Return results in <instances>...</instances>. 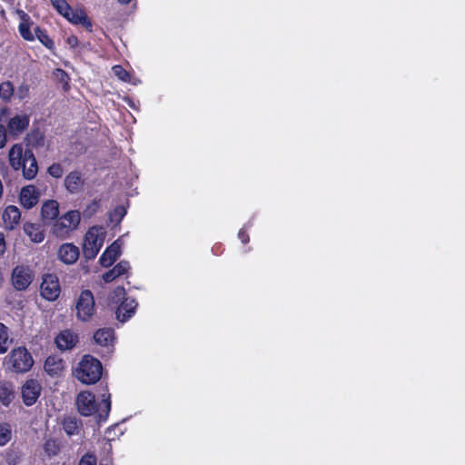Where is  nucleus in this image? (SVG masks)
I'll return each mask as SVG.
<instances>
[{"label":"nucleus","instance_id":"2","mask_svg":"<svg viewBox=\"0 0 465 465\" xmlns=\"http://www.w3.org/2000/svg\"><path fill=\"white\" fill-rule=\"evenodd\" d=\"M102 371V364L97 359L90 355H85L79 362L74 374L81 382L94 384L100 380Z\"/></svg>","mask_w":465,"mask_h":465},{"label":"nucleus","instance_id":"17","mask_svg":"<svg viewBox=\"0 0 465 465\" xmlns=\"http://www.w3.org/2000/svg\"><path fill=\"white\" fill-rule=\"evenodd\" d=\"M29 124V117L26 114H17L12 117L7 125L8 133L17 135L24 132Z\"/></svg>","mask_w":465,"mask_h":465},{"label":"nucleus","instance_id":"16","mask_svg":"<svg viewBox=\"0 0 465 465\" xmlns=\"http://www.w3.org/2000/svg\"><path fill=\"white\" fill-rule=\"evenodd\" d=\"M39 199V193L34 185L25 186L20 193V203L26 209L34 207Z\"/></svg>","mask_w":465,"mask_h":465},{"label":"nucleus","instance_id":"35","mask_svg":"<svg viewBox=\"0 0 465 465\" xmlns=\"http://www.w3.org/2000/svg\"><path fill=\"white\" fill-rule=\"evenodd\" d=\"M78 465H97V458L94 453L88 451L81 457Z\"/></svg>","mask_w":465,"mask_h":465},{"label":"nucleus","instance_id":"7","mask_svg":"<svg viewBox=\"0 0 465 465\" xmlns=\"http://www.w3.org/2000/svg\"><path fill=\"white\" fill-rule=\"evenodd\" d=\"M41 295L47 301H55L60 295V284L56 275L47 273L43 276L40 287Z\"/></svg>","mask_w":465,"mask_h":465},{"label":"nucleus","instance_id":"22","mask_svg":"<svg viewBox=\"0 0 465 465\" xmlns=\"http://www.w3.org/2000/svg\"><path fill=\"white\" fill-rule=\"evenodd\" d=\"M130 264L126 261H121L112 270L106 272L103 275V279L105 282H111L114 279L126 274L130 270Z\"/></svg>","mask_w":465,"mask_h":465},{"label":"nucleus","instance_id":"20","mask_svg":"<svg viewBox=\"0 0 465 465\" xmlns=\"http://www.w3.org/2000/svg\"><path fill=\"white\" fill-rule=\"evenodd\" d=\"M55 342L60 350H70L77 342V335L69 330H65L56 337Z\"/></svg>","mask_w":465,"mask_h":465},{"label":"nucleus","instance_id":"15","mask_svg":"<svg viewBox=\"0 0 465 465\" xmlns=\"http://www.w3.org/2000/svg\"><path fill=\"white\" fill-rule=\"evenodd\" d=\"M79 257V249L73 243H64L58 250V258L65 264L74 263Z\"/></svg>","mask_w":465,"mask_h":465},{"label":"nucleus","instance_id":"26","mask_svg":"<svg viewBox=\"0 0 465 465\" xmlns=\"http://www.w3.org/2000/svg\"><path fill=\"white\" fill-rule=\"evenodd\" d=\"M43 220H54L59 213V204L56 201L50 200L44 203L41 210Z\"/></svg>","mask_w":465,"mask_h":465},{"label":"nucleus","instance_id":"3","mask_svg":"<svg viewBox=\"0 0 465 465\" xmlns=\"http://www.w3.org/2000/svg\"><path fill=\"white\" fill-rule=\"evenodd\" d=\"M4 366L14 372H27L34 364L31 354L25 347H17L5 358Z\"/></svg>","mask_w":465,"mask_h":465},{"label":"nucleus","instance_id":"27","mask_svg":"<svg viewBox=\"0 0 465 465\" xmlns=\"http://www.w3.org/2000/svg\"><path fill=\"white\" fill-rule=\"evenodd\" d=\"M22 22L19 25V33L25 40H34V35L30 31L29 16L24 11L19 12Z\"/></svg>","mask_w":465,"mask_h":465},{"label":"nucleus","instance_id":"46","mask_svg":"<svg viewBox=\"0 0 465 465\" xmlns=\"http://www.w3.org/2000/svg\"><path fill=\"white\" fill-rule=\"evenodd\" d=\"M58 73L61 74L62 75H65L66 76L65 73L63 70H58Z\"/></svg>","mask_w":465,"mask_h":465},{"label":"nucleus","instance_id":"14","mask_svg":"<svg viewBox=\"0 0 465 465\" xmlns=\"http://www.w3.org/2000/svg\"><path fill=\"white\" fill-rule=\"evenodd\" d=\"M64 184L67 192L74 194L81 192L84 184V180L80 172L73 171L65 176Z\"/></svg>","mask_w":465,"mask_h":465},{"label":"nucleus","instance_id":"42","mask_svg":"<svg viewBox=\"0 0 465 465\" xmlns=\"http://www.w3.org/2000/svg\"><path fill=\"white\" fill-rule=\"evenodd\" d=\"M238 238L241 240L242 243H247L249 242V236L245 233L244 230H240L238 233Z\"/></svg>","mask_w":465,"mask_h":465},{"label":"nucleus","instance_id":"1","mask_svg":"<svg viewBox=\"0 0 465 465\" xmlns=\"http://www.w3.org/2000/svg\"><path fill=\"white\" fill-rule=\"evenodd\" d=\"M76 405L83 416H90L97 412L100 419H105L111 409L110 395L104 394L101 402L97 403L94 394L82 391L77 396Z\"/></svg>","mask_w":465,"mask_h":465},{"label":"nucleus","instance_id":"32","mask_svg":"<svg viewBox=\"0 0 465 465\" xmlns=\"http://www.w3.org/2000/svg\"><path fill=\"white\" fill-rule=\"evenodd\" d=\"M126 214V210L124 206H117L114 209V211L110 213L109 219L112 223L115 225L119 224L123 218Z\"/></svg>","mask_w":465,"mask_h":465},{"label":"nucleus","instance_id":"43","mask_svg":"<svg viewBox=\"0 0 465 465\" xmlns=\"http://www.w3.org/2000/svg\"><path fill=\"white\" fill-rule=\"evenodd\" d=\"M28 89L26 87H20V89L17 92V95L20 99L24 98L26 95Z\"/></svg>","mask_w":465,"mask_h":465},{"label":"nucleus","instance_id":"31","mask_svg":"<svg viewBox=\"0 0 465 465\" xmlns=\"http://www.w3.org/2000/svg\"><path fill=\"white\" fill-rule=\"evenodd\" d=\"M50 2L61 15L68 17V12L70 11L71 6L65 0H50Z\"/></svg>","mask_w":465,"mask_h":465},{"label":"nucleus","instance_id":"38","mask_svg":"<svg viewBox=\"0 0 465 465\" xmlns=\"http://www.w3.org/2000/svg\"><path fill=\"white\" fill-rule=\"evenodd\" d=\"M11 439V430L6 425L0 426V446L5 445Z\"/></svg>","mask_w":465,"mask_h":465},{"label":"nucleus","instance_id":"12","mask_svg":"<svg viewBox=\"0 0 465 465\" xmlns=\"http://www.w3.org/2000/svg\"><path fill=\"white\" fill-rule=\"evenodd\" d=\"M23 175L27 180L34 179L38 172V165L36 159L31 150H25L24 154V161L21 165Z\"/></svg>","mask_w":465,"mask_h":465},{"label":"nucleus","instance_id":"41","mask_svg":"<svg viewBox=\"0 0 465 465\" xmlns=\"http://www.w3.org/2000/svg\"><path fill=\"white\" fill-rule=\"evenodd\" d=\"M6 249V244L5 241V236L2 232H0V256H2Z\"/></svg>","mask_w":465,"mask_h":465},{"label":"nucleus","instance_id":"11","mask_svg":"<svg viewBox=\"0 0 465 465\" xmlns=\"http://www.w3.org/2000/svg\"><path fill=\"white\" fill-rule=\"evenodd\" d=\"M63 430L68 437L77 436L79 439L84 437L83 423L75 416H66L62 420Z\"/></svg>","mask_w":465,"mask_h":465},{"label":"nucleus","instance_id":"23","mask_svg":"<svg viewBox=\"0 0 465 465\" xmlns=\"http://www.w3.org/2000/svg\"><path fill=\"white\" fill-rule=\"evenodd\" d=\"M114 330L110 328L99 329L94 334V341L101 346H110L114 342Z\"/></svg>","mask_w":465,"mask_h":465},{"label":"nucleus","instance_id":"4","mask_svg":"<svg viewBox=\"0 0 465 465\" xmlns=\"http://www.w3.org/2000/svg\"><path fill=\"white\" fill-rule=\"evenodd\" d=\"M80 221L81 214L78 211H69L55 220L52 226V232L58 238H66L78 227Z\"/></svg>","mask_w":465,"mask_h":465},{"label":"nucleus","instance_id":"36","mask_svg":"<svg viewBox=\"0 0 465 465\" xmlns=\"http://www.w3.org/2000/svg\"><path fill=\"white\" fill-rule=\"evenodd\" d=\"M112 71H113L114 74L121 81H124V82L129 81L130 75H129L128 72L125 69H124L121 65L113 66Z\"/></svg>","mask_w":465,"mask_h":465},{"label":"nucleus","instance_id":"6","mask_svg":"<svg viewBox=\"0 0 465 465\" xmlns=\"http://www.w3.org/2000/svg\"><path fill=\"white\" fill-rule=\"evenodd\" d=\"M76 316L79 320L86 322L91 319L94 312V299L89 290L81 292L76 302Z\"/></svg>","mask_w":465,"mask_h":465},{"label":"nucleus","instance_id":"24","mask_svg":"<svg viewBox=\"0 0 465 465\" xmlns=\"http://www.w3.org/2000/svg\"><path fill=\"white\" fill-rule=\"evenodd\" d=\"M25 151L21 144H15L9 151V163L15 170L21 169L24 161Z\"/></svg>","mask_w":465,"mask_h":465},{"label":"nucleus","instance_id":"21","mask_svg":"<svg viewBox=\"0 0 465 465\" xmlns=\"http://www.w3.org/2000/svg\"><path fill=\"white\" fill-rule=\"evenodd\" d=\"M21 213L15 205H9L3 213V220L6 229L12 230L20 221Z\"/></svg>","mask_w":465,"mask_h":465},{"label":"nucleus","instance_id":"44","mask_svg":"<svg viewBox=\"0 0 465 465\" xmlns=\"http://www.w3.org/2000/svg\"><path fill=\"white\" fill-rule=\"evenodd\" d=\"M68 44L72 46H74L77 45V38L75 36H71L68 38Z\"/></svg>","mask_w":465,"mask_h":465},{"label":"nucleus","instance_id":"10","mask_svg":"<svg viewBox=\"0 0 465 465\" xmlns=\"http://www.w3.org/2000/svg\"><path fill=\"white\" fill-rule=\"evenodd\" d=\"M12 282L15 289L25 290L32 282L30 270L24 266H16L13 270Z\"/></svg>","mask_w":465,"mask_h":465},{"label":"nucleus","instance_id":"34","mask_svg":"<svg viewBox=\"0 0 465 465\" xmlns=\"http://www.w3.org/2000/svg\"><path fill=\"white\" fill-rule=\"evenodd\" d=\"M45 452L48 456H54L59 452V444L55 440H47L44 444Z\"/></svg>","mask_w":465,"mask_h":465},{"label":"nucleus","instance_id":"19","mask_svg":"<svg viewBox=\"0 0 465 465\" xmlns=\"http://www.w3.org/2000/svg\"><path fill=\"white\" fill-rule=\"evenodd\" d=\"M24 232L35 243H40L45 240V231L39 223H25Z\"/></svg>","mask_w":465,"mask_h":465},{"label":"nucleus","instance_id":"45","mask_svg":"<svg viewBox=\"0 0 465 465\" xmlns=\"http://www.w3.org/2000/svg\"><path fill=\"white\" fill-rule=\"evenodd\" d=\"M132 0H118L119 3L121 4H124V5H126L128 3H130Z\"/></svg>","mask_w":465,"mask_h":465},{"label":"nucleus","instance_id":"9","mask_svg":"<svg viewBox=\"0 0 465 465\" xmlns=\"http://www.w3.org/2000/svg\"><path fill=\"white\" fill-rule=\"evenodd\" d=\"M123 245L122 238L114 241L101 255L99 262L103 267L111 266L116 259L121 255Z\"/></svg>","mask_w":465,"mask_h":465},{"label":"nucleus","instance_id":"28","mask_svg":"<svg viewBox=\"0 0 465 465\" xmlns=\"http://www.w3.org/2000/svg\"><path fill=\"white\" fill-rule=\"evenodd\" d=\"M14 399L13 386L9 382H0V401L8 406Z\"/></svg>","mask_w":465,"mask_h":465},{"label":"nucleus","instance_id":"8","mask_svg":"<svg viewBox=\"0 0 465 465\" xmlns=\"http://www.w3.org/2000/svg\"><path fill=\"white\" fill-rule=\"evenodd\" d=\"M41 392V385L36 380L27 381L22 387L24 403L31 406L37 401Z\"/></svg>","mask_w":465,"mask_h":465},{"label":"nucleus","instance_id":"18","mask_svg":"<svg viewBox=\"0 0 465 465\" xmlns=\"http://www.w3.org/2000/svg\"><path fill=\"white\" fill-rule=\"evenodd\" d=\"M65 18L72 24L81 25L87 30L92 29V23L84 10L82 8H77L75 10L70 8V11L68 12V17Z\"/></svg>","mask_w":465,"mask_h":465},{"label":"nucleus","instance_id":"37","mask_svg":"<svg viewBox=\"0 0 465 465\" xmlns=\"http://www.w3.org/2000/svg\"><path fill=\"white\" fill-rule=\"evenodd\" d=\"M36 36L39 39V41L45 45L48 48H52L54 45V42L49 38V36L45 34L41 29L38 27L35 28Z\"/></svg>","mask_w":465,"mask_h":465},{"label":"nucleus","instance_id":"40","mask_svg":"<svg viewBox=\"0 0 465 465\" xmlns=\"http://www.w3.org/2000/svg\"><path fill=\"white\" fill-rule=\"evenodd\" d=\"M6 142V129L4 125L0 124V149L5 145Z\"/></svg>","mask_w":465,"mask_h":465},{"label":"nucleus","instance_id":"30","mask_svg":"<svg viewBox=\"0 0 465 465\" xmlns=\"http://www.w3.org/2000/svg\"><path fill=\"white\" fill-rule=\"evenodd\" d=\"M14 94V87L11 82H4L0 84V98L4 101H9Z\"/></svg>","mask_w":465,"mask_h":465},{"label":"nucleus","instance_id":"29","mask_svg":"<svg viewBox=\"0 0 465 465\" xmlns=\"http://www.w3.org/2000/svg\"><path fill=\"white\" fill-rule=\"evenodd\" d=\"M13 340L9 338L8 328L0 322V354L7 351Z\"/></svg>","mask_w":465,"mask_h":465},{"label":"nucleus","instance_id":"25","mask_svg":"<svg viewBox=\"0 0 465 465\" xmlns=\"http://www.w3.org/2000/svg\"><path fill=\"white\" fill-rule=\"evenodd\" d=\"M45 371L52 375H59L64 369V362L61 358L57 356H49L45 362Z\"/></svg>","mask_w":465,"mask_h":465},{"label":"nucleus","instance_id":"13","mask_svg":"<svg viewBox=\"0 0 465 465\" xmlns=\"http://www.w3.org/2000/svg\"><path fill=\"white\" fill-rule=\"evenodd\" d=\"M137 302L134 299L125 298L122 301L115 312L116 319L121 322H127L134 316Z\"/></svg>","mask_w":465,"mask_h":465},{"label":"nucleus","instance_id":"39","mask_svg":"<svg viewBox=\"0 0 465 465\" xmlns=\"http://www.w3.org/2000/svg\"><path fill=\"white\" fill-rule=\"evenodd\" d=\"M47 173L54 178H60L64 174V168L60 163H53L48 167Z\"/></svg>","mask_w":465,"mask_h":465},{"label":"nucleus","instance_id":"33","mask_svg":"<svg viewBox=\"0 0 465 465\" xmlns=\"http://www.w3.org/2000/svg\"><path fill=\"white\" fill-rule=\"evenodd\" d=\"M125 290L124 287H117L110 295H109V302L112 304L121 303L124 299H125Z\"/></svg>","mask_w":465,"mask_h":465},{"label":"nucleus","instance_id":"5","mask_svg":"<svg viewBox=\"0 0 465 465\" xmlns=\"http://www.w3.org/2000/svg\"><path fill=\"white\" fill-rule=\"evenodd\" d=\"M105 238L103 227L94 226L88 230L84 236L83 252L87 260L94 259L102 248Z\"/></svg>","mask_w":465,"mask_h":465}]
</instances>
